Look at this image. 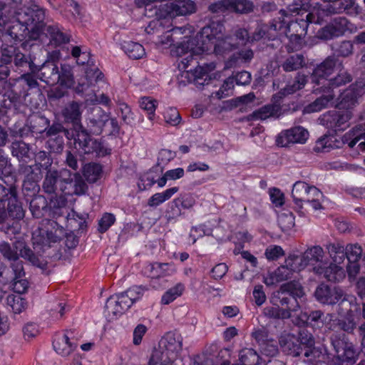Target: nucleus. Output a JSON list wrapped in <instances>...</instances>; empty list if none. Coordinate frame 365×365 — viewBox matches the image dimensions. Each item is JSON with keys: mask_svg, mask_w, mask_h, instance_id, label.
I'll use <instances>...</instances> for the list:
<instances>
[{"mask_svg": "<svg viewBox=\"0 0 365 365\" xmlns=\"http://www.w3.org/2000/svg\"><path fill=\"white\" fill-rule=\"evenodd\" d=\"M334 54L338 58L339 57L346 58L352 55L354 51V45L350 41H342L339 44L331 47Z\"/></svg>", "mask_w": 365, "mask_h": 365, "instance_id": "obj_60", "label": "nucleus"}, {"mask_svg": "<svg viewBox=\"0 0 365 365\" xmlns=\"http://www.w3.org/2000/svg\"><path fill=\"white\" fill-rule=\"evenodd\" d=\"M314 295L317 301L322 304L334 305L342 296V289L322 283L317 287Z\"/></svg>", "mask_w": 365, "mask_h": 365, "instance_id": "obj_16", "label": "nucleus"}, {"mask_svg": "<svg viewBox=\"0 0 365 365\" xmlns=\"http://www.w3.org/2000/svg\"><path fill=\"white\" fill-rule=\"evenodd\" d=\"M284 29L285 34H299V35H306L308 29L303 18H297L294 21H290Z\"/></svg>", "mask_w": 365, "mask_h": 365, "instance_id": "obj_56", "label": "nucleus"}, {"mask_svg": "<svg viewBox=\"0 0 365 365\" xmlns=\"http://www.w3.org/2000/svg\"><path fill=\"white\" fill-rule=\"evenodd\" d=\"M30 211L35 218H41L48 211V202L43 195H36L30 202Z\"/></svg>", "mask_w": 365, "mask_h": 365, "instance_id": "obj_35", "label": "nucleus"}, {"mask_svg": "<svg viewBox=\"0 0 365 365\" xmlns=\"http://www.w3.org/2000/svg\"><path fill=\"white\" fill-rule=\"evenodd\" d=\"M310 187L311 185L302 181L296 182L293 185L292 196L295 204L301 208L302 207V200H303L304 197H307V192Z\"/></svg>", "mask_w": 365, "mask_h": 365, "instance_id": "obj_49", "label": "nucleus"}, {"mask_svg": "<svg viewBox=\"0 0 365 365\" xmlns=\"http://www.w3.org/2000/svg\"><path fill=\"white\" fill-rule=\"evenodd\" d=\"M311 0H292L286 9H281L279 13L284 16L287 14L302 16L312 9Z\"/></svg>", "mask_w": 365, "mask_h": 365, "instance_id": "obj_27", "label": "nucleus"}, {"mask_svg": "<svg viewBox=\"0 0 365 365\" xmlns=\"http://www.w3.org/2000/svg\"><path fill=\"white\" fill-rule=\"evenodd\" d=\"M122 49L132 59H140L145 56L144 47L137 42L124 41L122 44Z\"/></svg>", "mask_w": 365, "mask_h": 365, "instance_id": "obj_43", "label": "nucleus"}, {"mask_svg": "<svg viewBox=\"0 0 365 365\" xmlns=\"http://www.w3.org/2000/svg\"><path fill=\"white\" fill-rule=\"evenodd\" d=\"M224 26L219 21H212L205 26L200 32L198 36L202 38V47L207 51L214 49L217 53H222L227 51L235 49L237 46L232 43L230 36L223 38Z\"/></svg>", "mask_w": 365, "mask_h": 365, "instance_id": "obj_4", "label": "nucleus"}, {"mask_svg": "<svg viewBox=\"0 0 365 365\" xmlns=\"http://www.w3.org/2000/svg\"><path fill=\"white\" fill-rule=\"evenodd\" d=\"M230 12L248 14L254 11L255 5L251 0H229Z\"/></svg>", "mask_w": 365, "mask_h": 365, "instance_id": "obj_45", "label": "nucleus"}, {"mask_svg": "<svg viewBox=\"0 0 365 365\" xmlns=\"http://www.w3.org/2000/svg\"><path fill=\"white\" fill-rule=\"evenodd\" d=\"M336 107L341 110H350L357 102V94L351 86L345 89L336 100Z\"/></svg>", "mask_w": 365, "mask_h": 365, "instance_id": "obj_30", "label": "nucleus"}, {"mask_svg": "<svg viewBox=\"0 0 365 365\" xmlns=\"http://www.w3.org/2000/svg\"><path fill=\"white\" fill-rule=\"evenodd\" d=\"M324 313L322 310H312L302 312L299 319L307 326L314 329H320L324 326Z\"/></svg>", "mask_w": 365, "mask_h": 365, "instance_id": "obj_29", "label": "nucleus"}, {"mask_svg": "<svg viewBox=\"0 0 365 365\" xmlns=\"http://www.w3.org/2000/svg\"><path fill=\"white\" fill-rule=\"evenodd\" d=\"M338 74L333 78L329 80L327 87L329 90L332 91L334 88L344 86L352 81L351 75L343 68H339Z\"/></svg>", "mask_w": 365, "mask_h": 365, "instance_id": "obj_53", "label": "nucleus"}, {"mask_svg": "<svg viewBox=\"0 0 365 365\" xmlns=\"http://www.w3.org/2000/svg\"><path fill=\"white\" fill-rule=\"evenodd\" d=\"M354 25L344 16L332 19L326 26L318 30L317 37L321 40H331L342 36L346 32H352Z\"/></svg>", "mask_w": 365, "mask_h": 365, "instance_id": "obj_8", "label": "nucleus"}, {"mask_svg": "<svg viewBox=\"0 0 365 365\" xmlns=\"http://www.w3.org/2000/svg\"><path fill=\"white\" fill-rule=\"evenodd\" d=\"M86 73L85 81L79 82L74 88L78 94L83 93L92 85L93 78H95V82H98L103 77V73L98 68L88 69Z\"/></svg>", "mask_w": 365, "mask_h": 365, "instance_id": "obj_34", "label": "nucleus"}, {"mask_svg": "<svg viewBox=\"0 0 365 365\" xmlns=\"http://www.w3.org/2000/svg\"><path fill=\"white\" fill-rule=\"evenodd\" d=\"M49 120L43 115H34L28 119V126L32 133L41 134L48 127Z\"/></svg>", "mask_w": 365, "mask_h": 365, "instance_id": "obj_42", "label": "nucleus"}, {"mask_svg": "<svg viewBox=\"0 0 365 365\" xmlns=\"http://www.w3.org/2000/svg\"><path fill=\"white\" fill-rule=\"evenodd\" d=\"M301 256L307 267L308 264L322 263L324 252L322 247L317 245L307 249Z\"/></svg>", "mask_w": 365, "mask_h": 365, "instance_id": "obj_33", "label": "nucleus"}, {"mask_svg": "<svg viewBox=\"0 0 365 365\" xmlns=\"http://www.w3.org/2000/svg\"><path fill=\"white\" fill-rule=\"evenodd\" d=\"M58 73V83L61 86H64L66 88H71L73 87L75 81L71 66L68 64H62L61 66V70H59Z\"/></svg>", "mask_w": 365, "mask_h": 365, "instance_id": "obj_52", "label": "nucleus"}, {"mask_svg": "<svg viewBox=\"0 0 365 365\" xmlns=\"http://www.w3.org/2000/svg\"><path fill=\"white\" fill-rule=\"evenodd\" d=\"M73 332L66 331L63 335L58 336L53 342V348L57 354L62 356H69L78 346L71 336Z\"/></svg>", "mask_w": 365, "mask_h": 365, "instance_id": "obj_20", "label": "nucleus"}, {"mask_svg": "<svg viewBox=\"0 0 365 365\" xmlns=\"http://www.w3.org/2000/svg\"><path fill=\"white\" fill-rule=\"evenodd\" d=\"M158 344L168 351L170 354L177 358L178 354L182 350V337L177 332L169 331L161 338Z\"/></svg>", "mask_w": 365, "mask_h": 365, "instance_id": "obj_21", "label": "nucleus"}, {"mask_svg": "<svg viewBox=\"0 0 365 365\" xmlns=\"http://www.w3.org/2000/svg\"><path fill=\"white\" fill-rule=\"evenodd\" d=\"M358 327L359 325L354 313H349L341 318L336 319L335 320L334 326L333 327L331 326L329 327V329L334 331L335 329H337L341 331L340 333H343L345 335H352L354 334L356 330L358 331ZM335 333L339 332L336 331Z\"/></svg>", "mask_w": 365, "mask_h": 365, "instance_id": "obj_24", "label": "nucleus"}, {"mask_svg": "<svg viewBox=\"0 0 365 365\" xmlns=\"http://www.w3.org/2000/svg\"><path fill=\"white\" fill-rule=\"evenodd\" d=\"M98 114V118L93 117L87 120V127L85 128L89 134L99 135L101 133L106 123L109 120V117L106 113L100 108L96 110Z\"/></svg>", "mask_w": 365, "mask_h": 365, "instance_id": "obj_31", "label": "nucleus"}, {"mask_svg": "<svg viewBox=\"0 0 365 365\" xmlns=\"http://www.w3.org/2000/svg\"><path fill=\"white\" fill-rule=\"evenodd\" d=\"M184 290V285L181 283L169 289L162 297L161 302L164 304H168L180 296Z\"/></svg>", "mask_w": 365, "mask_h": 365, "instance_id": "obj_62", "label": "nucleus"}, {"mask_svg": "<svg viewBox=\"0 0 365 365\" xmlns=\"http://www.w3.org/2000/svg\"><path fill=\"white\" fill-rule=\"evenodd\" d=\"M330 341L337 358L346 365L354 364L357 355L352 342L349 341L348 336L343 333H334L330 336Z\"/></svg>", "mask_w": 365, "mask_h": 365, "instance_id": "obj_7", "label": "nucleus"}, {"mask_svg": "<svg viewBox=\"0 0 365 365\" xmlns=\"http://www.w3.org/2000/svg\"><path fill=\"white\" fill-rule=\"evenodd\" d=\"M324 4L336 3L338 12L341 14H349L352 9H356L358 5L355 0H321Z\"/></svg>", "mask_w": 365, "mask_h": 365, "instance_id": "obj_59", "label": "nucleus"}, {"mask_svg": "<svg viewBox=\"0 0 365 365\" xmlns=\"http://www.w3.org/2000/svg\"><path fill=\"white\" fill-rule=\"evenodd\" d=\"M337 263H330L329 266L319 265L313 267L315 274L322 276L331 282H339L345 277L344 269Z\"/></svg>", "mask_w": 365, "mask_h": 365, "instance_id": "obj_19", "label": "nucleus"}, {"mask_svg": "<svg viewBox=\"0 0 365 365\" xmlns=\"http://www.w3.org/2000/svg\"><path fill=\"white\" fill-rule=\"evenodd\" d=\"M11 153L19 162L24 163L29 158V145L22 140H14L11 144Z\"/></svg>", "mask_w": 365, "mask_h": 365, "instance_id": "obj_44", "label": "nucleus"}, {"mask_svg": "<svg viewBox=\"0 0 365 365\" xmlns=\"http://www.w3.org/2000/svg\"><path fill=\"white\" fill-rule=\"evenodd\" d=\"M240 361V365H257L259 356L254 349H245L241 352Z\"/></svg>", "mask_w": 365, "mask_h": 365, "instance_id": "obj_61", "label": "nucleus"}, {"mask_svg": "<svg viewBox=\"0 0 365 365\" xmlns=\"http://www.w3.org/2000/svg\"><path fill=\"white\" fill-rule=\"evenodd\" d=\"M276 298L279 302V306L284 307V308L282 309L284 311H287L288 314L292 315V312H296L300 308L298 300L293 299L287 294H279V291L277 292V296H276Z\"/></svg>", "mask_w": 365, "mask_h": 365, "instance_id": "obj_50", "label": "nucleus"}, {"mask_svg": "<svg viewBox=\"0 0 365 365\" xmlns=\"http://www.w3.org/2000/svg\"><path fill=\"white\" fill-rule=\"evenodd\" d=\"M307 83V76L304 74L298 73L294 78L292 83L287 84L280 91V93L284 96L289 95L303 88Z\"/></svg>", "mask_w": 365, "mask_h": 365, "instance_id": "obj_51", "label": "nucleus"}, {"mask_svg": "<svg viewBox=\"0 0 365 365\" xmlns=\"http://www.w3.org/2000/svg\"><path fill=\"white\" fill-rule=\"evenodd\" d=\"M6 304L11 307L15 314H19L25 310L27 303L20 295L9 294L6 297Z\"/></svg>", "mask_w": 365, "mask_h": 365, "instance_id": "obj_58", "label": "nucleus"}, {"mask_svg": "<svg viewBox=\"0 0 365 365\" xmlns=\"http://www.w3.org/2000/svg\"><path fill=\"white\" fill-rule=\"evenodd\" d=\"M82 106V103L72 101L68 102L61 111L65 120L71 123L75 130H78V125H82L81 123Z\"/></svg>", "mask_w": 365, "mask_h": 365, "instance_id": "obj_23", "label": "nucleus"}, {"mask_svg": "<svg viewBox=\"0 0 365 365\" xmlns=\"http://www.w3.org/2000/svg\"><path fill=\"white\" fill-rule=\"evenodd\" d=\"M117 301L118 300L115 295H113L107 299L106 309L108 316L112 314L113 317H116L118 315H121L124 312H125L121 304L117 303Z\"/></svg>", "mask_w": 365, "mask_h": 365, "instance_id": "obj_63", "label": "nucleus"}, {"mask_svg": "<svg viewBox=\"0 0 365 365\" xmlns=\"http://www.w3.org/2000/svg\"><path fill=\"white\" fill-rule=\"evenodd\" d=\"M66 168L57 170L55 168L46 170L42 183V189L44 192L48 195L56 194L58 191H62L63 180L62 176Z\"/></svg>", "mask_w": 365, "mask_h": 365, "instance_id": "obj_15", "label": "nucleus"}, {"mask_svg": "<svg viewBox=\"0 0 365 365\" xmlns=\"http://www.w3.org/2000/svg\"><path fill=\"white\" fill-rule=\"evenodd\" d=\"M305 267V263L301 255H289L283 264L274 271L269 272L267 276L264 277V282L267 286H274L291 279L295 272H299Z\"/></svg>", "mask_w": 365, "mask_h": 365, "instance_id": "obj_5", "label": "nucleus"}, {"mask_svg": "<svg viewBox=\"0 0 365 365\" xmlns=\"http://www.w3.org/2000/svg\"><path fill=\"white\" fill-rule=\"evenodd\" d=\"M274 304L276 306L266 307L264 308L263 313L264 316L274 319H287L292 317L291 314H288L287 311L282 310L279 304L274 302Z\"/></svg>", "mask_w": 365, "mask_h": 365, "instance_id": "obj_57", "label": "nucleus"}, {"mask_svg": "<svg viewBox=\"0 0 365 365\" xmlns=\"http://www.w3.org/2000/svg\"><path fill=\"white\" fill-rule=\"evenodd\" d=\"M196 10V4L192 0H174L163 6V11L170 18L190 15Z\"/></svg>", "mask_w": 365, "mask_h": 365, "instance_id": "obj_13", "label": "nucleus"}, {"mask_svg": "<svg viewBox=\"0 0 365 365\" xmlns=\"http://www.w3.org/2000/svg\"><path fill=\"white\" fill-rule=\"evenodd\" d=\"M42 29L40 33V37L45 34L46 36H49L51 41L56 45H61L66 43L69 41V36L63 33L57 26L56 25H48L45 22V19L42 20Z\"/></svg>", "mask_w": 365, "mask_h": 365, "instance_id": "obj_26", "label": "nucleus"}, {"mask_svg": "<svg viewBox=\"0 0 365 365\" xmlns=\"http://www.w3.org/2000/svg\"><path fill=\"white\" fill-rule=\"evenodd\" d=\"M279 344L282 351L286 355L292 357L299 356L302 353V347L300 346V342L294 334L290 333H284L279 338Z\"/></svg>", "mask_w": 365, "mask_h": 365, "instance_id": "obj_18", "label": "nucleus"}, {"mask_svg": "<svg viewBox=\"0 0 365 365\" xmlns=\"http://www.w3.org/2000/svg\"><path fill=\"white\" fill-rule=\"evenodd\" d=\"M41 168L38 165H26L24 163H21L19 166V172L24 175L25 180L39 181L42 178Z\"/></svg>", "mask_w": 365, "mask_h": 365, "instance_id": "obj_46", "label": "nucleus"}, {"mask_svg": "<svg viewBox=\"0 0 365 365\" xmlns=\"http://www.w3.org/2000/svg\"><path fill=\"white\" fill-rule=\"evenodd\" d=\"M309 137L308 131L302 126H296L282 130L277 136V145L287 147L291 144L304 143Z\"/></svg>", "mask_w": 365, "mask_h": 365, "instance_id": "obj_14", "label": "nucleus"}, {"mask_svg": "<svg viewBox=\"0 0 365 365\" xmlns=\"http://www.w3.org/2000/svg\"><path fill=\"white\" fill-rule=\"evenodd\" d=\"M279 294H287L297 300L304 295V292L299 282L291 281L280 286Z\"/></svg>", "mask_w": 365, "mask_h": 365, "instance_id": "obj_39", "label": "nucleus"}, {"mask_svg": "<svg viewBox=\"0 0 365 365\" xmlns=\"http://www.w3.org/2000/svg\"><path fill=\"white\" fill-rule=\"evenodd\" d=\"M202 38L198 36V33L195 37H185V40L180 43L176 48L175 53L178 56L182 57L180 61L182 65V69H187L189 66L194 67L187 70V72H192L194 76L195 84L198 86H202L208 84L212 79L209 74L215 69V63L214 62L207 63L203 58H198L206 49L201 48Z\"/></svg>", "mask_w": 365, "mask_h": 365, "instance_id": "obj_2", "label": "nucleus"}, {"mask_svg": "<svg viewBox=\"0 0 365 365\" xmlns=\"http://www.w3.org/2000/svg\"><path fill=\"white\" fill-rule=\"evenodd\" d=\"M8 207L6 210L7 217L9 216L14 219L21 220L24 218L25 212L22 207L21 203L18 200V192L16 195L10 196L8 198Z\"/></svg>", "mask_w": 365, "mask_h": 365, "instance_id": "obj_40", "label": "nucleus"}, {"mask_svg": "<svg viewBox=\"0 0 365 365\" xmlns=\"http://www.w3.org/2000/svg\"><path fill=\"white\" fill-rule=\"evenodd\" d=\"M76 133L74 145L81 153L95 155L96 157H103L108 153L101 142L92 138L84 126L78 125Z\"/></svg>", "mask_w": 365, "mask_h": 365, "instance_id": "obj_6", "label": "nucleus"}, {"mask_svg": "<svg viewBox=\"0 0 365 365\" xmlns=\"http://www.w3.org/2000/svg\"><path fill=\"white\" fill-rule=\"evenodd\" d=\"M362 128L361 125L356 126L349 133H346L342 138L343 143H346L349 148H354L361 140H364L365 131Z\"/></svg>", "mask_w": 365, "mask_h": 365, "instance_id": "obj_48", "label": "nucleus"}, {"mask_svg": "<svg viewBox=\"0 0 365 365\" xmlns=\"http://www.w3.org/2000/svg\"><path fill=\"white\" fill-rule=\"evenodd\" d=\"M178 191V187H173L167 189L163 192L155 193L149 199L148 205L150 207H157L160 204L169 200Z\"/></svg>", "mask_w": 365, "mask_h": 365, "instance_id": "obj_55", "label": "nucleus"}, {"mask_svg": "<svg viewBox=\"0 0 365 365\" xmlns=\"http://www.w3.org/2000/svg\"><path fill=\"white\" fill-rule=\"evenodd\" d=\"M306 66L304 56L301 53H295L288 56L282 63V69L286 72L297 71Z\"/></svg>", "mask_w": 365, "mask_h": 365, "instance_id": "obj_38", "label": "nucleus"}, {"mask_svg": "<svg viewBox=\"0 0 365 365\" xmlns=\"http://www.w3.org/2000/svg\"><path fill=\"white\" fill-rule=\"evenodd\" d=\"M335 98V94L332 91H329L328 94L322 95L317 98L314 101L309 104L305 110L307 113L319 112L328 107Z\"/></svg>", "mask_w": 365, "mask_h": 365, "instance_id": "obj_37", "label": "nucleus"}, {"mask_svg": "<svg viewBox=\"0 0 365 365\" xmlns=\"http://www.w3.org/2000/svg\"><path fill=\"white\" fill-rule=\"evenodd\" d=\"M304 356L306 358V359L304 360V362L310 365H314L320 361L322 352L319 347L314 346L311 348L304 349Z\"/></svg>", "mask_w": 365, "mask_h": 365, "instance_id": "obj_64", "label": "nucleus"}, {"mask_svg": "<svg viewBox=\"0 0 365 365\" xmlns=\"http://www.w3.org/2000/svg\"><path fill=\"white\" fill-rule=\"evenodd\" d=\"M59 68L53 61H46L40 68L38 67V77L40 80L48 85H54L59 81Z\"/></svg>", "mask_w": 365, "mask_h": 365, "instance_id": "obj_22", "label": "nucleus"}, {"mask_svg": "<svg viewBox=\"0 0 365 365\" xmlns=\"http://www.w3.org/2000/svg\"><path fill=\"white\" fill-rule=\"evenodd\" d=\"M329 257L334 262L341 264L345 258V247L343 242L339 241L329 242L326 245Z\"/></svg>", "mask_w": 365, "mask_h": 365, "instance_id": "obj_36", "label": "nucleus"}, {"mask_svg": "<svg viewBox=\"0 0 365 365\" xmlns=\"http://www.w3.org/2000/svg\"><path fill=\"white\" fill-rule=\"evenodd\" d=\"M115 295L118 297L117 303L121 304L124 310L126 311L143 295V289L141 287H134Z\"/></svg>", "mask_w": 365, "mask_h": 365, "instance_id": "obj_32", "label": "nucleus"}, {"mask_svg": "<svg viewBox=\"0 0 365 365\" xmlns=\"http://www.w3.org/2000/svg\"><path fill=\"white\" fill-rule=\"evenodd\" d=\"M102 171V166L95 163L86 164L83 168V176L90 183H94L100 179Z\"/></svg>", "mask_w": 365, "mask_h": 365, "instance_id": "obj_47", "label": "nucleus"}, {"mask_svg": "<svg viewBox=\"0 0 365 365\" xmlns=\"http://www.w3.org/2000/svg\"><path fill=\"white\" fill-rule=\"evenodd\" d=\"M286 112L287 109L283 108L279 104L268 103L248 115L247 119V120H264L269 118H279Z\"/></svg>", "mask_w": 365, "mask_h": 365, "instance_id": "obj_17", "label": "nucleus"}, {"mask_svg": "<svg viewBox=\"0 0 365 365\" xmlns=\"http://www.w3.org/2000/svg\"><path fill=\"white\" fill-rule=\"evenodd\" d=\"M62 192L67 195H82L87 190L88 185L79 173H72L66 169L62 176Z\"/></svg>", "mask_w": 365, "mask_h": 365, "instance_id": "obj_11", "label": "nucleus"}, {"mask_svg": "<svg viewBox=\"0 0 365 365\" xmlns=\"http://www.w3.org/2000/svg\"><path fill=\"white\" fill-rule=\"evenodd\" d=\"M58 237L52 232L44 229H38L32 235V252L40 256L43 260L50 257L48 250L52 244L57 242Z\"/></svg>", "mask_w": 365, "mask_h": 365, "instance_id": "obj_9", "label": "nucleus"}, {"mask_svg": "<svg viewBox=\"0 0 365 365\" xmlns=\"http://www.w3.org/2000/svg\"><path fill=\"white\" fill-rule=\"evenodd\" d=\"M354 302L355 299L352 296L347 295L342 291V296L340 297V299H339L336 303V312L340 316L353 313L351 309L354 304Z\"/></svg>", "mask_w": 365, "mask_h": 365, "instance_id": "obj_54", "label": "nucleus"}, {"mask_svg": "<svg viewBox=\"0 0 365 365\" xmlns=\"http://www.w3.org/2000/svg\"><path fill=\"white\" fill-rule=\"evenodd\" d=\"M307 197L302 200V205L304 203L308 208L319 210L322 208L320 199L322 197V192L315 186H311L307 192Z\"/></svg>", "mask_w": 365, "mask_h": 365, "instance_id": "obj_41", "label": "nucleus"}, {"mask_svg": "<svg viewBox=\"0 0 365 365\" xmlns=\"http://www.w3.org/2000/svg\"><path fill=\"white\" fill-rule=\"evenodd\" d=\"M0 253L3 257L11 262L10 267L14 276L9 279H19L25 277L24 262L20 257L28 262L32 266L40 269L42 273L48 274L47 260H43L40 256L33 252L31 248L22 238L16 239L11 245L6 241L0 242Z\"/></svg>", "mask_w": 365, "mask_h": 365, "instance_id": "obj_3", "label": "nucleus"}, {"mask_svg": "<svg viewBox=\"0 0 365 365\" xmlns=\"http://www.w3.org/2000/svg\"><path fill=\"white\" fill-rule=\"evenodd\" d=\"M45 16V10L39 6H24L16 9L4 30L0 32L9 36L15 42H21V47L26 48L29 41L40 38Z\"/></svg>", "mask_w": 365, "mask_h": 365, "instance_id": "obj_1", "label": "nucleus"}, {"mask_svg": "<svg viewBox=\"0 0 365 365\" xmlns=\"http://www.w3.org/2000/svg\"><path fill=\"white\" fill-rule=\"evenodd\" d=\"M13 53L12 61L16 67L21 69L22 71H29L36 73L38 66L34 63L31 55H26L21 53L18 48L11 49Z\"/></svg>", "mask_w": 365, "mask_h": 365, "instance_id": "obj_25", "label": "nucleus"}, {"mask_svg": "<svg viewBox=\"0 0 365 365\" xmlns=\"http://www.w3.org/2000/svg\"><path fill=\"white\" fill-rule=\"evenodd\" d=\"M176 358L158 344L154 347L148 361V365H173Z\"/></svg>", "mask_w": 365, "mask_h": 365, "instance_id": "obj_28", "label": "nucleus"}, {"mask_svg": "<svg viewBox=\"0 0 365 365\" xmlns=\"http://www.w3.org/2000/svg\"><path fill=\"white\" fill-rule=\"evenodd\" d=\"M352 117L353 113L351 110H331L323 114L319 118V121L321 125L336 132L344 130Z\"/></svg>", "mask_w": 365, "mask_h": 365, "instance_id": "obj_10", "label": "nucleus"}, {"mask_svg": "<svg viewBox=\"0 0 365 365\" xmlns=\"http://www.w3.org/2000/svg\"><path fill=\"white\" fill-rule=\"evenodd\" d=\"M336 68H343V62L335 55L327 56L314 68L310 77L312 82L319 85L321 81L326 80L327 77L334 73Z\"/></svg>", "mask_w": 365, "mask_h": 365, "instance_id": "obj_12", "label": "nucleus"}]
</instances>
